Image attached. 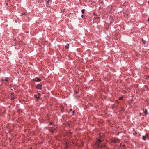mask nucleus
<instances>
[{"instance_id":"f257e3e1","label":"nucleus","mask_w":149,"mask_h":149,"mask_svg":"<svg viewBox=\"0 0 149 149\" xmlns=\"http://www.w3.org/2000/svg\"><path fill=\"white\" fill-rule=\"evenodd\" d=\"M48 130L52 133H53L54 131L56 130V128L54 127H51L49 128Z\"/></svg>"},{"instance_id":"f03ea898","label":"nucleus","mask_w":149,"mask_h":149,"mask_svg":"<svg viewBox=\"0 0 149 149\" xmlns=\"http://www.w3.org/2000/svg\"><path fill=\"white\" fill-rule=\"evenodd\" d=\"M36 88L39 90H41L42 89V85L40 84H38L36 87Z\"/></svg>"},{"instance_id":"7ed1b4c3","label":"nucleus","mask_w":149,"mask_h":149,"mask_svg":"<svg viewBox=\"0 0 149 149\" xmlns=\"http://www.w3.org/2000/svg\"><path fill=\"white\" fill-rule=\"evenodd\" d=\"M112 141L114 143H117L119 141V139L118 138H115L112 139Z\"/></svg>"},{"instance_id":"20e7f679","label":"nucleus","mask_w":149,"mask_h":149,"mask_svg":"<svg viewBox=\"0 0 149 149\" xmlns=\"http://www.w3.org/2000/svg\"><path fill=\"white\" fill-rule=\"evenodd\" d=\"M148 134H146L145 135L143 136L142 139L143 140H146V139H148Z\"/></svg>"},{"instance_id":"39448f33","label":"nucleus","mask_w":149,"mask_h":149,"mask_svg":"<svg viewBox=\"0 0 149 149\" xmlns=\"http://www.w3.org/2000/svg\"><path fill=\"white\" fill-rule=\"evenodd\" d=\"M33 81L36 82L40 81H41V79L38 78H36L34 79Z\"/></svg>"},{"instance_id":"423d86ee","label":"nucleus","mask_w":149,"mask_h":149,"mask_svg":"<svg viewBox=\"0 0 149 149\" xmlns=\"http://www.w3.org/2000/svg\"><path fill=\"white\" fill-rule=\"evenodd\" d=\"M37 95H34L35 97L37 99V100H38L39 99V96H38Z\"/></svg>"},{"instance_id":"0eeeda50","label":"nucleus","mask_w":149,"mask_h":149,"mask_svg":"<svg viewBox=\"0 0 149 149\" xmlns=\"http://www.w3.org/2000/svg\"><path fill=\"white\" fill-rule=\"evenodd\" d=\"M65 47L66 49H68L69 48V45L68 44H67V45L65 46Z\"/></svg>"},{"instance_id":"6e6552de","label":"nucleus","mask_w":149,"mask_h":149,"mask_svg":"<svg viewBox=\"0 0 149 149\" xmlns=\"http://www.w3.org/2000/svg\"><path fill=\"white\" fill-rule=\"evenodd\" d=\"M43 0H37L38 2L39 3H41V2H42Z\"/></svg>"},{"instance_id":"1a4fd4ad","label":"nucleus","mask_w":149,"mask_h":149,"mask_svg":"<svg viewBox=\"0 0 149 149\" xmlns=\"http://www.w3.org/2000/svg\"><path fill=\"white\" fill-rule=\"evenodd\" d=\"M81 12H82V13H84V12H85V10L84 9H82V10Z\"/></svg>"},{"instance_id":"9d476101","label":"nucleus","mask_w":149,"mask_h":149,"mask_svg":"<svg viewBox=\"0 0 149 149\" xmlns=\"http://www.w3.org/2000/svg\"><path fill=\"white\" fill-rule=\"evenodd\" d=\"M147 110H145V111H144V113H145L146 114H147Z\"/></svg>"},{"instance_id":"9b49d317","label":"nucleus","mask_w":149,"mask_h":149,"mask_svg":"<svg viewBox=\"0 0 149 149\" xmlns=\"http://www.w3.org/2000/svg\"><path fill=\"white\" fill-rule=\"evenodd\" d=\"M2 81H8V80L7 79H5V80H3V79H2Z\"/></svg>"},{"instance_id":"f8f14e48","label":"nucleus","mask_w":149,"mask_h":149,"mask_svg":"<svg viewBox=\"0 0 149 149\" xmlns=\"http://www.w3.org/2000/svg\"><path fill=\"white\" fill-rule=\"evenodd\" d=\"M102 142V141L100 139L98 140V143H101Z\"/></svg>"},{"instance_id":"ddd939ff","label":"nucleus","mask_w":149,"mask_h":149,"mask_svg":"<svg viewBox=\"0 0 149 149\" xmlns=\"http://www.w3.org/2000/svg\"><path fill=\"white\" fill-rule=\"evenodd\" d=\"M50 1H51L50 0H49L47 2V4H48L49 2Z\"/></svg>"},{"instance_id":"4468645a","label":"nucleus","mask_w":149,"mask_h":149,"mask_svg":"<svg viewBox=\"0 0 149 149\" xmlns=\"http://www.w3.org/2000/svg\"><path fill=\"white\" fill-rule=\"evenodd\" d=\"M53 123L52 122H50L49 123V124H50V125H52Z\"/></svg>"},{"instance_id":"2eb2a0df","label":"nucleus","mask_w":149,"mask_h":149,"mask_svg":"<svg viewBox=\"0 0 149 149\" xmlns=\"http://www.w3.org/2000/svg\"><path fill=\"white\" fill-rule=\"evenodd\" d=\"M68 134H69L68 135L70 136L72 135V134L71 132H70V133H68Z\"/></svg>"},{"instance_id":"dca6fc26","label":"nucleus","mask_w":149,"mask_h":149,"mask_svg":"<svg viewBox=\"0 0 149 149\" xmlns=\"http://www.w3.org/2000/svg\"><path fill=\"white\" fill-rule=\"evenodd\" d=\"M40 95H41V94L40 93H38V95L37 96H39V98H40Z\"/></svg>"},{"instance_id":"f3484780","label":"nucleus","mask_w":149,"mask_h":149,"mask_svg":"<svg viewBox=\"0 0 149 149\" xmlns=\"http://www.w3.org/2000/svg\"><path fill=\"white\" fill-rule=\"evenodd\" d=\"M123 99V98L122 97H120L119 98V99L120 100H121Z\"/></svg>"},{"instance_id":"a211bd4d","label":"nucleus","mask_w":149,"mask_h":149,"mask_svg":"<svg viewBox=\"0 0 149 149\" xmlns=\"http://www.w3.org/2000/svg\"><path fill=\"white\" fill-rule=\"evenodd\" d=\"M25 14H26V13H22V15H21V16H22V15H25Z\"/></svg>"},{"instance_id":"6ab92c4d","label":"nucleus","mask_w":149,"mask_h":149,"mask_svg":"<svg viewBox=\"0 0 149 149\" xmlns=\"http://www.w3.org/2000/svg\"><path fill=\"white\" fill-rule=\"evenodd\" d=\"M95 19H99V17H95Z\"/></svg>"},{"instance_id":"aec40b11","label":"nucleus","mask_w":149,"mask_h":149,"mask_svg":"<svg viewBox=\"0 0 149 149\" xmlns=\"http://www.w3.org/2000/svg\"><path fill=\"white\" fill-rule=\"evenodd\" d=\"M74 114V111H73L72 112V115H73Z\"/></svg>"},{"instance_id":"412c9836","label":"nucleus","mask_w":149,"mask_h":149,"mask_svg":"<svg viewBox=\"0 0 149 149\" xmlns=\"http://www.w3.org/2000/svg\"><path fill=\"white\" fill-rule=\"evenodd\" d=\"M93 15H94V16H96V14H95V13H93Z\"/></svg>"},{"instance_id":"4be33fe9","label":"nucleus","mask_w":149,"mask_h":149,"mask_svg":"<svg viewBox=\"0 0 149 149\" xmlns=\"http://www.w3.org/2000/svg\"><path fill=\"white\" fill-rule=\"evenodd\" d=\"M15 98L14 97H12L11 98V99L12 100H14V99Z\"/></svg>"},{"instance_id":"5701e85b","label":"nucleus","mask_w":149,"mask_h":149,"mask_svg":"<svg viewBox=\"0 0 149 149\" xmlns=\"http://www.w3.org/2000/svg\"><path fill=\"white\" fill-rule=\"evenodd\" d=\"M98 145H99V147H101V145H100V144L99 143Z\"/></svg>"},{"instance_id":"b1692460","label":"nucleus","mask_w":149,"mask_h":149,"mask_svg":"<svg viewBox=\"0 0 149 149\" xmlns=\"http://www.w3.org/2000/svg\"><path fill=\"white\" fill-rule=\"evenodd\" d=\"M72 111V109H70V112Z\"/></svg>"},{"instance_id":"393cba45","label":"nucleus","mask_w":149,"mask_h":149,"mask_svg":"<svg viewBox=\"0 0 149 149\" xmlns=\"http://www.w3.org/2000/svg\"><path fill=\"white\" fill-rule=\"evenodd\" d=\"M148 21H149V18H148Z\"/></svg>"},{"instance_id":"a878e982","label":"nucleus","mask_w":149,"mask_h":149,"mask_svg":"<svg viewBox=\"0 0 149 149\" xmlns=\"http://www.w3.org/2000/svg\"><path fill=\"white\" fill-rule=\"evenodd\" d=\"M83 15H82V17H83Z\"/></svg>"},{"instance_id":"bb28decb","label":"nucleus","mask_w":149,"mask_h":149,"mask_svg":"<svg viewBox=\"0 0 149 149\" xmlns=\"http://www.w3.org/2000/svg\"><path fill=\"white\" fill-rule=\"evenodd\" d=\"M148 78H149V76H148Z\"/></svg>"},{"instance_id":"cd10ccee","label":"nucleus","mask_w":149,"mask_h":149,"mask_svg":"<svg viewBox=\"0 0 149 149\" xmlns=\"http://www.w3.org/2000/svg\"><path fill=\"white\" fill-rule=\"evenodd\" d=\"M148 3H149V1L148 2Z\"/></svg>"}]
</instances>
